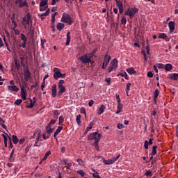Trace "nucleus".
Instances as JSON below:
<instances>
[{
  "mask_svg": "<svg viewBox=\"0 0 178 178\" xmlns=\"http://www.w3.org/2000/svg\"><path fill=\"white\" fill-rule=\"evenodd\" d=\"M138 12V8H128L125 13L124 15L125 16H129L130 19H133L134 16H136V13Z\"/></svg>",
  "mask_w": 178,
  "mask_h": 178,
  "instance_id": "1",
  "label": "nucleus"
},
{
  "mask_svg": "<svg viewBox=\"0 0 178 178\" xmlns=\"http://www.w3.org/2000/svg\"><path fill=\"white\" fill-rule=\"evenodd\" d=\"M91 140H95V143H99V140H101V134L98 132H93L90 134L88 137V141Z\"/></svg>",
  "mask_w": 178,
  "mask_h": 178,
  "instance_id": "2",
  "label": "nucleus"
},
{
  "mask_svg": "<svg viewBox=\"0 0 178 178\" xmlns=\"http://www.w3.org/2000/svg\"><path fill=\"white\" fill-rule=\"evenodd\" d=\"M61 22L62 23H66L67 24H68L69 26H72V17H70V15H69V14L64 13L63 14V17L61 18Z\"/></svg>",
  "mask_w": 178,
  "mask_h": 178,
  "instance_id": "3",
  "label": "nucleus"
},
{
  "mask_svg": "<svg viewBox=\"0 0 178 178\" xmlns=\"http://www.w3.org/2000/svg\"><path fill=\"white\" fill-rule=\"evenodd\" d=\"M118 69V59L114 58L110 63V65L108 68V73L113 72V70H116Z\"/></svg>",
  "mask_w": 178,
  "mask_h": 178,
  "instance_id": "4",
  "label": "nucleus"
},
{
  "mask_svg": "<svg viewBox=\"0 0 178 178\" xmlns=\"http://www.w3.org/2000/svg\"><path fill=\"white\" fill-rule=\"evenodd\" d=\"M119 158H120V154H118L116 157H113L111 159L104 160L103 162L105 165H112L113 163H115Z\"/></svg>",
  "mask_w": 178,
  "mask_h": 178,
  "instance_id": "5",
  "label": "nucleus"
},
{
  "mask_svg": "<svg viewBox=\"0 0 178 178\" xmlns=\"http://www.w3.org/2000/svg\"><path fill=\"white\" fill-rule=\"evenodd\" d=\"M55 80H58V79H60V76H62V72H60V70L58 67H55L53 70Z\"/></svg>",
  "mask_w": 178,
  "mask_h": 178,
  "instance_id": "6",
  "label": "nucleus"
},
{
  "mask_svg": "<svg viewBox=\"0 0 178 178\" xmlns=\"http://www.w3.org/2000/svg\"><path fill=\"white\" fill-rule=\"evenodd\" d=\"M30 20H31V15L30 13L26 14V17H22V26H26V24H30Z\"/></svg>",
  "mask_w": 178,
  "mask_h": 178,
  "instance_id": "7",
  "label": "nucleus"
},
{
  "mask_svg": "<svg viewBox=\"0 0 178 178\" xmlns=\"http://www.w3.org/2000/svg\"><path fill=\"white\" fill-rule=\"evenodd\" d=\"M24 76V81L26 82L29 81L30 79H31V72H30V70H29L28 67L25 69Z\"/></svg>",
  "mask_w": 178,
  "mask_h": 178,
  "instance_id": "8",
  "label": "nucleus"
},
{
  "mask_svg": "<svg viewBox=\"0 0 178 178\" xmlns=\"http://www.w3.org/2000/svg\"><path fill=\"white\" fill-rule=\"evenodd\" d=\"M58 92L57 93L58 97H62L63 95L64 92H66V88L65 86H58Z\"/></svg>",
  "mask_w": 178,
  "mask_h": 178,
  "instance_id": "9",
  "label": "nucleus"
},
{
  "mask_svg": "<svg viewBox=\"0 0 178 178\" xmlns=\"http://www.w3.org/2000/svg\"><path fill=\"white\" fill-rule=\"evenodd\" d=\"M168 27L170 29V33L172 34L175 31V29H176V23L173 21L169 22Z\"/></svg>",
  "mask_w": 178,
  "mask_h": 178,
  "instance_id": "10",
  "label": "nucleus"
},
{
  "mask_svg": "<svg viewBox=\"0 0 178 178\" xmlns=\"http://www.w3.org/2000/svg\"><path fill=\"white\" fill-rule=\"evenodd\" d=\"M79 60H81V62H82V63H88V62H91V59L88 58V56H87L86 54L81 56L79 58Z\"/></svg>",
  "mask_w": 178,
  "mask_h": 178,
  "instance_id": "11",
  "label": "nucleus"
},
{
  "mask_svg": "<svg viewBox=\"0 0 178 178\" xmlns=\"http://www.w3.org/2000/svg\"><path fill=\"white\" fill-rule=\"evenodd\" d=\"M58 92V89L56 88V84H53L51 86V97L53 98H56V93Z\"/></svg>",
  "mask_w": 178,
  "mask_h": 178,
  "instance_id": "12",
  "label": "nucleus"
},
{
  "mask_svg": "<svg viewBox=\"0 0 178 178\" xmlns=\"http://www.w3.org/2000/svg\"><path fill=\"white\" fill-rule=\"evenodd\" d=\"M7 88L10 92H17L19 91V88L16 86H8Z\"/></svg>",
  "mask_w": 178,
  "mask_h": 178,
  "instance_id": "13",
  "label": "nucleus"
},
{
  "mask_svg": "<svg viewBox=\"0 0 178 178\" xmlns=\"http://www.w3.org/2000/svg\"><path fill=\"white\" fill-rule=\"evenodd\" d=\"M27 92H26V90L24 87L21 88V98L23 99V101H26Z\"/></svg>",
  "mask_w": 178,
  "mask_h": 178,
  "instance_id": "14",
  "label": "nucleus"
},
{
  "mask_svg": "<svg viewBox=\"0 0 178 178\" xmlns=\"http://www.w3.org/2000/svg\"><path fill=\"white\" fill-rule=\"evenodd\" d=\"M62 129H63V127L62 126H58L57 129L56 130V131L54 134V137L56 140H58V138H56V136H58L59 134V133H60V131H62Z\"/></svg>",
  "mask_w": 178,
  "mask_h": 178,
  "instance_id": "15",
  "label": "nucleus"
},
{
  "mask_svg": "<svg viewBox=\"0 0 178 178\" xmlns=\"http://www.w3.org/2000/svg\"><path fill=\"white\" fill-rule=\"evenodd\" d=\"M159 38H161L163 40L168 41H170V38L168 37V35L165 33H159Z\"/></svg>",
  "mask_w": 178,
  "mask_h": 178,
  "instance_id": "16",
  "label": "nucleus"
},
{
  "mask_svg": "<svg viewBox=\"0 0 178 178\" xmlns=\"http://www.w3.org/2000/svg\"><path fill=\"white\" fill-rule=\"evenodd\" d=\"M122 109H123V104L122 103H118L117 111L115 112V113L117 115H119V113H120V112H122Z\"/></svg>",
  "mask_w": 178,
  "mask_h": 178,
  "instance_id": "17",
  "label": "nucleus"
},
{
  "mask_svg": "<svg viewBox=\"0 0 178 178\" xmlns=\"http://www.w3.org/2000/svg\"><path fill=\"white\" fill-rule=\"evenodd\" d=\"M19 3V8H23V6H28L27 1L23 2V0H17L15 3Z\"/></svg>",
  "mask_w": 178,
  "mask_h": 178,
  "instance_id": "18",
  "label": "nucleus"
},
{
  "mask_svg": "<svg viewBox=\"0 0 178 178\" xmlns=\"http://www.w3.org/2000/svg\"><path fill=\"white\" fill-rule=\"evenodd\" d=\"M111 56H108V54L105 55L104 63L106 64V66H108V65H109V62H111Z\"/></svg>",
  "mask_w": 178,
  "mask_h": 178,
  "instance_id": "19",
  "label": "nucleus"
},
{
  "mask_svg": "<svg viewBox=\"0 0 178 178\" xmlns=\"http://www.w3.org/2000/svg\"><path fill=\"white\" fill-rule=\"evenodd\" d=\"M169 79L170 80H178V74L177 73H174V74H171L169 76Z\"/></svg>",
  "mask_w": 178,
  "mask_h": 178,
  "instance_id": "20",
  "label": "nucleus"
},
{
  "mask_svg": "<svg viewBox=\"0 0 178 178\" xmlns=\"http://www.w3.org/2000/svg\"><path fill=\"white\" fill-rule=\"evenodd\" d=\"M44 6H48V0L40 1V8H44Z\"/></svg>",
  "mask_w": 178,
  "mask_h": 178,
  "instance_id": "21",
  "label": "nucleus"
},
{
  "mask_svg": "<svg viewBox=\"0 0 178 178\" xmlns=\"http://www.w3.org/2000/svg\"><path fill=\"white\" fill-rule=\"evenodd\" d=\"M56 29L57 30H58V31H62V30L65 29V24L62 23H58L56 26Z\"/></svg>",
  "mask_w": 178,
  "mask_h": 178,
  "instance_id": "22",
  "label": "nucleus"
},
{
  "mask_svg": "<svg viewBox=\"0 0 178 178\" xmlns=\"http://www.w3.org/2000/svg\"><path fill=\"white\" fill-rule=\"evenodd\" d=\"M127 72L129 73V74H136V70L133 67L127 68Z\"/></svg>",
  "mask_w": 178,
  "mask_h": 178,
  "instance_id": "23",
  "label": "nucleus"
},
{
  "mask_svg": "<svg viewBox=\"0 0 178 178\" xmlns=\"http://www.w3.org/2000/svg\"><path fill=\"white\" fill-rule=\"evenodd\" d=\"M52 128L51 127V125L48 124L47 127H46V133L47 134H49V136L52 133Z\"/></svg>",
  "mask_w": 178,
  "mask_h": 178,
  "instance_id": "24",
  "label": "nucleus"
},
{
  "mask_svg": "<svg viewBox=\"0 0 178 178\" xmlns=\"http://www.w3.org/2000/svg\"><path fill=\"white\" fill-rule=\"evenodd\" d=\"M105 106L104 104H102L99 108V111H98V115H102V113H104V111H105Z\"/></svg>",
  "mask_w": 178,
  "mask_h": 178,
  "instance_id": "25",
  "label": "nucleus"
},
{
  "mask_svg": "<svg viewBox=\"0 0 178 178\" xmlns=\"http://www.w3.org/2000/svg\"><path fill=\"white\" fill-rule=\"evenodd\" d=\"M92 172H94V173L92 174V177L94 178H101V176L99 175L98 172L95 171V169L92 168Z\"/></svg>",
  "mask_w": 178,
  "mask_h": 178,
  "instance_id": "26",
  "label": "nucleus"
},
{
  "mask_svg": "<svg viewBox=\"0 0 178 178\" xmlns=\"http://www.w3.org/2000/svg\"><path fill=\"white\" fill-rule=\"evenodd\" d=\"M159 96V90L158 89H156L154 93V102H156V98Z\"/></svg>",
  "mask_w": 178,
  "mask_h": 178,
  "instance_id": "27",
  "label": "nucleus"
},
{
  "mask_svg": "<svg viewBox=\"0 0 178 178\" xmlns=\"http://www.w3.org/2000/svg\"><path fill=\"white\" fill-rule=\"evenodd\" d=\"M35 99V97H33V100ZM34 104H35V101L33 102V99H31V104L29 106H27L26 108H28V109H31L32 108H34Z\"/></svg>",
  "mask_w": 178,
  "mask_h": 178,
  "instance_id": "28",
  "label": "nucleus"
},
{
  "mask_svg": "<svg viewBox=\"0 0 178 178\" xmlns=\"http://www.w3.org/2000/svg\"><path fill=\"white\" fill-rule=\"evenodd\" d=\"M71 38H70V32L67 33V41L65 45H69L70 44Z\"/></svg>",
  "mask_w": 178,
  "mask_h": 178,
  "instance_id": "29",
  "label": "nucleus"
},
{
  "mask_svg": "<svg viewBox=\"0 0 178 178\" xmlns=\"http://www.w3.org/2000/svg\"><path fill=\"white\" fill-rule=\"evenodd\" d=\"M171 69H173V66H172V64H166L165 65V70L166 72H170Z\"/></svg>",
  "mask_w": 178,
  "mask_h": 178,
  "instance_id": "30",
  "label": "nucleus"
},
{
  "mask_svg": "<svg viewBox=\"0 0 178 178\" xmlns=\"http://www.w3.org/2000/svg\"><path fill=\"white\" fill-rule=\"evenodd\" d=\"M116 5L118 8H122L123 7V1L120 0H115Z\"/></svg>",
  "mask_w": 178,
  "mask_h": 178,
  "instance_id": "31",
  "label": "nucleus"
},
{
  "mask_svg": "<svg viewBox=\"0 0 178 178\" xmlns=\"http://www.w3.org/2000/svg\"><path fill=\"white\" fill-rule=\"evenodd\" d=\"M76 120L79 125L81 124V115H76Z\"/></svg>",
  "mask_w": 178,
  "mask_h": 178,
  "instance_id": "32",
  "label": "nucleus"
},
{
  "mask_svg": "<svg viewBox=\"0 0 178 178\" xmlns=\"http://www.w3.org/2000/svg\"><path fill=\"white\" fill-rule=\"evenodd\" d=\"M13 142L14 144H17V143H19V138L16 135H13Z\"/></svg>",
  "mask_w": 178,
  "mask_h": 178,
  "instance_id": "33",
  "label": "nucleus"
},
{
  "mask_svg": "<svg viewBox=\"0 0 178 178\" xmlns=\"http://www.w3.org/2000/svg\"><path fill=\"white\" fill-rule=\"evenodd\" d=\"M130 87H131V83H128L126 86V92L127 95L129 96V91H130Z\"/></svg>",
  "mask_w": 178,
  "mask_h": 178,
  "instance_id": "34",
  "label": "nucleus"
},
{
  "mask_svg": "<svg viewBox=\"0 0 178 178\" xmlns=\"http://www.w3.org/2000/svg\"><path fill=\"white\" fill-rule=\"evenodd\" d=\"M49 155H51V150H49L45 155L44 156L43 159H42V161H45L47 160V158H48L49 156Z\"/></svg>",
  "mask_w": 178,
  "mask_h": 178,
  "instance_id": "35",
  "label": "nucleus"
},
{
  "mask_svg": "<svg viewBox=\"0 0 178 178\" xmlns=\"http://www.w3.org/2000/svg\"><path fill=\"white\" fill-rule=\"evenodd\" d=\"M156 148H158V146L156 145H154L152 147V155H156Z\"/></svg>",
  "mask_w": 178,
  "mask_h": 178,
  "instance_id": "36",
  "label": "nucleus"
},
{
  "mask_svg": "<svg viewBox=\"0 0 178 178\" xmlns=\"http://www.w3.org/2000/svg\"><path fill=\"white\" fill-rule=\"evenodd\" d=\"M120 76H121V77H124V79H126V80H129V76H127V73H126V72L120 73Z\"/></svg>",
  "mask_w": 178,
  "mask_h": 178,
  "instance_id": "37",
  "label": "nucleus"
},
{
  "mask_svg": "<svg viewBox=\"0 0 178 178\" xmlns=\"http://www.w3.org/2000/svg\"><path fill=\"white\" fill-rule=\"evenodd\" d=\"M77 173H79V175H80L82 177H84V176H86V172L83 171V170H78Z\"/></svg>",
  "mask_w": 178,
  "mask_h": 178,
  "instance_id": "38",
  "label": "nucleus"
},
{
  "mask_svg": "<svg viewBox=\"0 0 178 178\" xmlns=\"http://www.w3.org/2000/svg\"><path fill=\"white\" fill-rule=\"evenodd\" d=\"M99 143V142L93 143V145L95 146V148L97 149V151H99V146L98 145Z\"/></svg>",
  "mask_w": 178,
  "mask_h": 178,
  "instance_id": "39",
  "label": "nucleus"
},
{
  "mask_svg": "<svg viewBox=\"0 0 178 178\" xmlns=\"http://www.w3.org/2000/svg\"><path fill=\"white\" fill-rule=\"evenodd\" d=\"M23 102V100L22 99H18L15 102V105H20Z\"/></svg>",
  "mask_w": 178,
  "mask_h": 178,
  "instance_id": "40",
  "label": "nucleus"
},
{
  "mask_svg": "<svg viewBox=\"0 0 178 178\" xmlns=\"http://www.w3.org/2000/svg\"><path fill=\"white\" fill-rule=\"evenodd\" d=\"M77 162L81 166H84V161L81 159H77Z\"/></svg>",
  "mask_w": 178,
  "mask_h": 178,
  "instance_id": "41",
  "label": "nucleus"
},
{
  "mask_svg": "<svg viewBox=\"0 0 178 178\" xmlns=\"http://www.w3.org/2000/svg\"><path fill=\"white\" fill-rule=\"evenodd\" d=\"M146 52L147 55H149V43H148V40H147Z\"/></svg>",
  "mask_w": 178,
  "mask_h": 178,
  "instance_id": "42",
  "label": "nucleus"
},
{
  "mask_svg": "<svg viewBox=\"0 0 178 178\" xmlns=\"http://www.w3.org/2000/svg\"><path fill=\"white\" fill-rule=\"evenodd\" d=\"M50 136L49 134L47 135V133H44L42 134V138L43 140H48Z\"/></svg>",
  "mask_w": 178,
  "mask_h": 178,
  "instance_id": "43",
  "label": "nucleus"
},
{
  "mask_svg": "<svg viewBox=\"0 0 178 178\" xmlns=\"http://www.w3.org/2000/svg\"><path fill=\"white\" fill-rule=\"evenodd\" d=\"M21 40L22 41H27V38L26 37V35L21 33Z\"/></svg>",
  "mask_w": 178,
  "mask_h": 178,
  "instance_id": "44",
  "label": "nucleus"
},
{
  "mask_svg": "<svg viewBox=\"0 0 178 178\" xmlns=\"http://www.w3.org/2000/svg\"><path fill=\"white\" fill-rule=\"evenodd\" d=\"M63 122H65V118H63V116H60L59 117V122L58 124H60L62 123H63Z\"/></svg>",
  "mask_w": 178,
  "mask_h": 178,
  "instance_id": "45",
  "label": "nucleus"
},
{
  "mask_svg": "<svg viewBox=\"0 0 178 178\" xmlns=\"http://www.w3.org/2000/svg\"><path fill=\"white\" fill-rule=\"evenodd\" d=\"M8 134L4 133L2 134V137L4 138V142H8Z\"/></svg>",
  "mask_w": 178,
  "mask_h": 178,
  "instance_id": "46",
  "label": "nucleus"
},
{
  "mask_svg": "<svg viewBox=\"0 0 178 178\" xmlns=\"http://www.w3.org/2000/svg\"><path fill=\"white\" fill-rule=\"evenodd\" d=\"M44 88H45V79H43V81L41 85L42 91H44Z\"/></svg>",
  "mask_w": 178,
  "mask_h": 178,
  "instance_id": "47",
  "label": "nucleus"
},
{
  "mask_svg": "<svg viewBox=\"0 0 178 178\" xmlns=\"http://www.w3.org/2000/svg\"><path fill=\"white\" fill-rule=\"evenodd\" d=\"M126 23H127V19H126V17H123L121 19V24L124 25Z\"/></svg>",
  "mask_w": 178,
  "mask_h": 178,
  "instance_id": "48",
  "label": "nucleus"
},
{
  "mask_svg": "<svg viewBox=\"0 0 178 178\" xmlns=\"http://www.w3.org/2000/svg\"><path fill=\"white\" fill-rule=\"evenodd\" d=\"M54 116H56V119H58V116H59V115H60L59 111L55 110L54 112Z\"/></svg>",
  "mask_w": 178,
  "mask_h": 178,
  "instance_id": "49",
  "label": "nucleus"
},
{
  "mask_svg": "<svg viewBox=\"0 0 178 178\" xmlns=\"http://www.w3.org/2000/svg\"><path fill=\"white\" fill-rule=\"evenodd\" d=\"M115 97H116L118 104L122 103V100H120V96H119V95H116Z\"/></svg>",
  "mask_w": 178,
  "mask_h": 178,
  "instance_id": "50",
  "label": "nucleus"
},
{
  "mask_svg": "<svg viewBox=\"0 0 178 178\" xmlns=\"http://www.w3.org/2000/svg\"><path fill=\"white\" fill-rule=\"evenodd\" d=\"M63 84H65V81L61 79L59 81L58 86H63Z\"/></svg>",
  "mask_w": 178,
  "mask_h": 178,
  "instance_id": "51",
  "label": "nucleus"
},
{
  "mask_svg": "<svg viewBox=\"0 0 178 178\" xmlns=\"http://www.w3.org/2000/svg\"><path fill=\"white\" fill-rule=\"evenodd\" d=\"M147 77H150V78L154 77V73H152V72H151V71H149L147 72Z\"/></svg>",
  "mask_w": 178,
  "mask_h": 178,
  "instance_id": "52",
  "label": "nucleus"
},
{
  "mask_svg": "<svg viewBox=\"0 0 178 178\" xmlns=\"http://www.w3.org/2000/svg\"><path fill=\"white\" fill-rule=\"evenodd\" d=\"M15 67H16V69H17V70H19V69H20V64L19 63H17V60H15Z\"/></svg>",
  "mask_w": 178,
  "mask_h": 178,
  "instance_id": "53",
  "label": "nucleus"
},
{
  "mask_svg": "<svg viewBox=\"0 0 178 178\" xmlns=\"http://www.w3.org/2000/svg\"><path fill=\"white\" fill-rule=\"evenodd\" d=\"M45 42H47V40H45V39H42L41 40V47H42V48H44V44H45Z\"/></svg>",
  "mask_w": 178,
  "mask_h": 178,
  "instance_id": "54",
  "label": "nucleus"
},
{
  "mask_svg": "<svg viewBox=\"0 0 178 178\" xmlns=\"http://www.w3.org/2000/svg\"><path fill=\"white\" fill-rule=\"evenodd\" d=\"M118 129H123V127H124V125H123V124L122 123H118L117 125Z\"/></svg>",
  "mask_w": 178,
  "mask_h": 178,
  "instance_id": "55",
  "label": "nucleus"
},
{
  "mask_svg": "<svg viewBox=\"0 0 178 178\" xmlns=\"http://www.w3.org/2000/svg\"><path fill=\"white\" fill-rule=\"evenodd\" d=\"M81 113H83V115H85V116L87 115L86 111V108H84V107L81 108Z\"/></svg>",
  "mask_w": 178,
  "mask_h": 178,
  "instance_id": "56",
  "label": "nucleus"
},
{
  "mask_svg": "<svg viewBox=\"0 0 178 178\" xmlns=\"http://www.w3.org/2000/svg\"><path fill=\"white\" fill-rule=\"evenodd\" d=\"M145 176H152V172L149 170L146 171Z\"/></svg>",
  "mask_w": 178,
  "mask_h": 178,
  "instance_id": "57",
  "label": "nucleus"
},
{
  "mask_svg": "<svg viewBox=\"0 0 178 178\" xmlns=\"http://www.w3.org/2000/svg\"><path fill=\"white\" fill-rule=\"evenodd\" d=\"M15 13H13V14H12V17H11V22H12V23H15Z\"/></svg>",
  "mask_w": 178,
  "mask_h": 178,
  "instance_id": "58",
  "label": "nucleus"
},
{
  "mask_svg": "<svg viewBox=\"0 0 178 178\" xmlns=\"http://www.w3.org/2000/svg\"><path fill=\"white\" fill-rule=\"evenodd\" d=\"M24 141H26V139L24 138H22L21 139H19V140H18L19 144H23Z\"/></svg>",
  "mask_w": 178,
  "mask_h": 178,
  "instance_id": "59",
  "label": "nucleus"
},
{
  "mask_svg": "<svg viewBox=\"0 0 178 178\" xmlns=\"http://www.w3.org/2000/svg\"><path fill=\"white\" fill-rule=\"evenodd\" d=\"M105 81L107 82L108 86H111V78L110 77L106 79Z\"/></svg>",
  "mask_w": 178,
  "mask_h": 178,
  "instance_id": "60",
  "label": "nucleus"
},
{
  "mask_svg": "<svg viewBox=\"0 0 178 178\" xmlns=\"http://www.w3.org/2000/svg\"><path fill=\"white\" fill-rule=\"evenodd\" d=\"M55 123H56V120H51L50 122L48 124L51 126V124H55Z\"/></svg>",
  "mask_w": 178,
  "mask_h": 178,
  "instance_id": "61",
  "label": "nucleus"
},
{
  "mask_svg": "<svg viewBox=\"0 0 178 178\" xmlns=\"http://www.w3.org/2000/svg\"><path fill=\"white\" fill-rule=\"evenodd\" d=\"M144 147L145 149H148V140L145 141Z\"/></svg>",
  "mask_w": 178,
  "mask_h": 178,
  "instance_id": "62",
  "label": "nucleus"
},
{
  "mask_svg": "<svg viewBox=\"0 0 178 178\" xmlns=\"http://www.w3.org/2000/svg\"><path fill=\"white\" fill-rule=\"evenodd\" d=\"M87 55V56H88V58H89V59H91V58H93L94 57V56L92 55V54L90 52V53H89V54H86Z\"/></svg>",
  "mask_w": 178,
  "mask_h": 178,
  "instance_id": "63",
  "label": "nucleus"
},
{
  "mask_svg": "<svg viewBox=\"0 0 178 178\" xmlns=\"http://www.w3.org/2000/svg\"><path fill=\"white\" fill-rule=\"evenodd\" d=\"M92 105H94V100H90L89 103H88V106L90 107L92 106Z\"/></svg>",
  "mask_w": 178,
  "mask_h": 178,
  "instance_id": "64",
  "label": "nucleus"
}]
</instances>
